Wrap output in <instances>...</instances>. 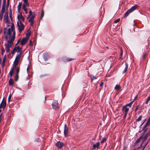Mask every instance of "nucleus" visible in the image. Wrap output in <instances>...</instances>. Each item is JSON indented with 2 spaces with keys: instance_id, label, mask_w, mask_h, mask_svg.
I'll return each instance as SVG.
<instances>
[{
  "instance_id": "nucleus-1",
  "label": "nucleus",
  "mask_w": 150,
  "mask_h": 150,
  "mask_svg": "<svg viewBox=\"0 0 150 150\" xmlns=\"http://www.w3.org/2000/svg\"><path fill=\"white\" fill-rule=\"evenodd\" d=\"M4 34L5 38L7 40L8 36V40L7 44L5 45L6 50L7 52L10 51V47H11L15 38L16 32L14 28L13 25H12L11 28L7 29L6 28L4 29Z\"/></svg>"
},
{
  "instance_id": "nucleus-2",
  "label": "nucleus",
  "mask_w": 150,
  "mask_h": 150,
  "mask_svg": "<svg viewBox=\"0 0 150 150\" xmlns=\"http://www.w3.org/2000/svg\"><path fill=\"white\" fill-rule=\"evenodd\" d=\"M137 5H134L128 10L125 14L124 16L125 17V18L127 17L129 14L135 10L137 8Z\"/></svg>"
},
{
  "instance_id": "nucleus-3",
  "label": "nucleus",
  "mask_w": 150,
  "mask_h": 150,
  "mask_svg": "<svg viewBox=\"0 0 150 150\" xmlns=\"http://www.w3.org/2000/svg\"><path fill=\"white\" fill-rule=\"evenodd\" d=\"M21 48L19 47L18 46H15L12 50V53L13 54L14 52H17L18 54H21L22 53V50Z\"/></svg>"
},
{
  "instance_id": "nucleus-4",
  "label": "nucleus",
  "mask_w": 150,
  "mask_h": 150,
  "mask_svg": "<svg viewBox=\"0 0 150 150\" xmlns=\"http://www.w3.org/2000/svg\"><path fill=\"white\" fill-rule=\"evenodd\" d=\"M17 25L18 31L20 33H21L23 30H24V26L22 23L21 22L19 23V21H18L17 22Z\"/></svg>"
},
{
  "instance_id": "nucleus-5",
  "label": "nucleus",
  "mask_w": 150,
  "mask_h": 150,
  "mask_svg": "<svg viewBox=\"0 0 150 150\" xmlns=\"http://www.w3.org/2000/svg\"><path fill=\"white\" fill-rule=\"evenodd\" d=\"M21 54H18L17 55L15 58V61L14 62V64L15 66V68H16V66L18 64L19 60L21 57Z\"/></svg>"
},
{
  "instance_id": "nucleus-6",
  "label": "nucleus",
  "mask_w": 150,
  "mask_h": 150,
  "mask_svg": "<svg viewBox=\"0 0 150 150\" xmlns=\"http://www.w3.org/2000/svg\"><path fill=\"white\" fill-rule=\"evenodd\" d=\"M52 106L54 109H56L58 107V103L57 101H53L52 104Z\"/></svg>"
},
{
  "instance_id": "nucleus-7",
  "label": "nucleus",
  "mask_w": 150,
  "mask_h": 150,
  "mask_svg": "<svg viewBox=\"0 0 150 150\" xmlns=\"http://www.w3.org/2000/svg\"><path fill=\"white\" fill-rule=\"evenodd\" d=\"M6 106V101L4 100L3 98L0 104V108H3L4 109Z\"/></svg>"
},
{
  "instance_id": "nucleus-8",
  "label": "nucleus",
  "mask_w": 150,
  "mask_h": 150,
  "mask_svg": "<svg viewBox=\"0 0 150 150\" xmlns=\"http://www.w3.org/2000/svg\"><path fill=\"white\" fill-rule=\"evenodd\" d=\"M64 145V144L63 143L60 141L58 142L55 144V145L60 149H61Z\"/></svg>"
},
{
  "instance_id": "nucleus-9",
  "label": "nucleus",
  "mask_w": 150,
  "mask_h": 150,
  "mask_svg": "<svg viewBox=\"0 0 150 150\" xmlns=\"http://www.w3.org/2000/svg\"><path fill=\"white\" fill-rule=\"evenodd\" d=\"M17 18L19 20V23L20 22L22 23L24 21V18L22 16L21 13L18 16Z\"/></svg>"
},
{
  "instance_id": "nucleus-10",
  "label": "nucleus",
  "mask_w": 150,
  "mask_h": 150,
  "mask_svg": "<svg viewBox=\"0 0 150 150\" xmlns=\"http://www.w3.org/2000/svg\"><path fill=\"white\" fill-rule=\"evenodd\" d=\"M5 10V6H4L2 5V7L1 9V13L0 15V18H1V20L3 17V15L4 14V12Z\"/></svg>"
},
{
  "instance_id": "nucleus-11",
  "label": "nucleus",
  "mask_w": 150,
  "mask_h": 150,
  "mask_svg": "<svg viewBox=\"0 0 150 150\" xmlns=\"http://www.w3.org/2000/svg\"><path fill=\"white\" fill-rule=\"evenodd\" d=\"M28 37H26L22 39L21 40V43L22 46L24 45L28 41Z\"/></svg>"
},
{
  "instance_id": "nucleus-12",
  "label": "nucleus",
  "mask_w": 150,
  "mask_h": 150,
  "mask_svg": "<svg viewBox=\"0 0 150 150\" xmlns=\"http://www.w3.org/2000/svg\"><path fill=\"white\" fill-rule=\"evenodd\" d=\"M5 23V24L6 25V26L7 27H6L4 28H6L7 29H8L9 28H11L12 25H14L13 24H11L10 22V21H8V23ZM13 25L14 26V25ZM14 30H15V28H14Z\"/></svg>"
},
{
  "instance_id": "nucleus-13",
  "label": "nucleus",
  "mask_w": 150,
  "mask_h": 150,
  "mask_svg": "<svg viewBox=\"0 0 150 150\" xmlns=\"http://www.w3.org/2000/svg\"><path fill=\"white\" fill-rule=\"evenodd\" d=\"M8 13H6L5 14L4 17V21L5 23H8Z\"/></svg>"
},
{
  "instance_id": "nucleus-14",
  "label": "nucleus",
  "mask_w": 150,
  "mask_h": 150,
  "mask_svg": "<svg viewBox=\"0 0 150 150\" xmlns=\"http://www.w3.org/2000/svg\"><path fill=\"white\" fill-rule=\"evenodd\" d=\"M35 13H34L33 14H32V11L31 10H30L29 11V14L28 15L27 18L28 19V18H29L30 16H31L30 18H33V19H34L35 17Z\"/></svg>"
},
{
  "instance_id": "nucleus-15",
  "label": "nucleus",
  "mask_w": 150,
  "mask_h": 150,
  "mask_svg": "<svg viewBox=\"0 0 150 150\" xmlns=\"http://www.w3.org/2000/svg\"><path fill=\"white\" fill-rule=\"evenodd\" d=\"M69 129L67 127L66 124L64 125V134L65 136H67Z\"/></svg>"
},
{
  "instance_id": "nucleus-16",
  "label": "nucleus",
  "mask_w": 150,
  "mask_h": 150,
  "mask_svg": "<svg viewBox=\"0 0 150 150\" xmlns=\"http://www.w3.org/2000/svg\"><path fill=\"white\" fill-rule=\"evenodd\" d=\"M122 110L124 113H127L129 110V108L127 107V106H124L122 108Z\"/></svg>"
},
{
  "instance_id": "nucleus-17",
  "label": "nucleus",
  "mask_w": 150,
  "mask_h": 150,
  "mask_svg": "<svg viewBox=\"0 0 150 150\" xmlns=\"http://www.w3.org/2000/svg\"><path fill=\"white\" fill-rule=\"evenodd\" d=\"M22 6V4L21 2H19V4L17 6V10L18 13H20L21 9Z\"/></svg>"
},
{
  "instance_id": "nucleus-18",
  "label": "nucleus",
  "mask_w": 150,
  "mask_h": 150,
  "mask_svg": "<svg viewBox=\"0 0 150 150\" xmlns=\"http://www.w3.org/2000/svg\"><path fill=\"white\" fill-rule=\"evenodd\" d=\"M99 144L100 143L99 142H97L96 144H93V149H95L96 148H98Z\"/></svg>"
},
{
  "instance_id": "nucleus-19",
  "label": "nucleus",
  "mask_w": 150,
  "mask_h": 150,
  "mask_svg": "<svg viewBox=\"0 0 150 150\" xmlns=\"http://www.w3.org/2000/svg\"><path fill=\"white\" fill-rule=\"evenodd\" d=\"M114 88L115 90L117 91H119L121 89V87L119 85L117 84L115 86Z\"/></svg>"
},
{
  "instance_id": "nucleus-20",
  "label": "nucleus",
  "mask_w": 150,
  "mask_h": 150,
  "mask_svg": "<svg viewBox=\"0 0 150 150\" xmlns=\"http://www.w3.org/2000/svg\"><path fill=\"white\" fill-rule=\"evenodd\" d=\"M125 69L123 71V73H125V72H126V71H127V68H128V65L127 63V62L125 63Z\"/></svg>"
},
{
  "instance_id": "nucleus-21",
  "label": "nucleus",
  "mask_w": 150,
  "mask_h": 150,
  "mask_svg": "<svg viewBox=\"0 0 150 150\" xmlns=\"http://www.w3.org/2000/svg\"><path fill=\"white\" fill-rule=\"evenodd\" d=\"M28 21L30 23V25H33V24L34 22V19L33 18H30L28 20Z\"/></svg>"
},
{
  "instance_id": "nucleus-22",
  "label": "nucleus",
  "mask_w": 150,
  "mask_h": 150,
  "mask_svg": "<svg viewBox=\"0 0 150 150\" xmlns=\"http://www.w3.org/2000/svg\"><path fill=\"white\" fill-rule=\"evenodd\" d=\"M13 79L10 78L8 81L9 85L10 86H12L13 84Z\"/></svg>"
},
{
  "instance_id": "nucleus-23",
  "label": "nucleus",
  "mask_w": 150,
  "mask_h": 150,
  "mask_svg": "<svg viewBox=\"0 0 150 150\" xmlns=\"http://www.w3.org/2000/svg\"><path fill=\"white\" fill-rule=\"evenodd\" d=\"M148 135H149L148 134V133H147L146 134V135L144 137V139L143 141L142 142V143L141 144L140 147H141L142 145L144 140H146L147 139Z\"/></svg>"
},
{
  "instance_id": "nucleus-24",
  "label": "nucleus",
  "mask_w": 150,
  "mask_h": 150,
  "mask_svg": "<svg viewBox=\"0 0 150 150\" xmlns=\"http://www.w3.org/2000/svg\"><path fill=\"white\" fill-rule=\"evenodd\" d=\"M134 102V101H132L130 102V103H129L128 104H127L125 106H127V107H129V108H130Z\"/></svg>"
},
{
  "instance_id": "nucleus-25",
  "label": "nucleus",
  "mask_w": 150,
  "mask_h": 150,
  "mask_svg": "<svg viewBox=\"0 0 150 150\" xmlns=\"http://www.w3.org/2000/svg\"><path fill=\"white\" fill-rule=\"evenodd\" d=\"M143 138V136H141L140 137H139L138 139H137L136 141V143H139L140 141Z\"/></svg>"
},
{
  "instance_id": "nucleus-26",
  "label": "nucleus",
  "mask_w": 150,
  "mask_h": 150,
  "mask_svg": "<svg viewBox=\"0 0 150 150\" xmlns=\"http://www.w3.org/2000/svg\"><path fill=\"white\" fill-rule=\"evenodd\" d=\"M23 1L24 3L23 5H26L27 6H28V0H23Z\"/></svg>"
},
{
  "instance_id": "nucleus-27",
  "label": "nucleus",
  "mask_w": 150,
  "mask_h": 150,
  "mask_svg": "<svg viewBox=\"0 0 150 150\" xmlns=\"http://www.w3.org/2000/svg\"><path fill=\"white\" fill-rule=\"evenodd\" d=\"M26 6V5H23L22 7L24 11H26V10H27V8Z\"/></svg>"
},
{
  "instance_id": "nucleus-28",
  "label": "nucleus",
  "mask_w": 150,
  "mask_h": 150,
  "mask_svg": "<svg viewBox=\"0 0 150 150\" xmlns=\"http://www.w3.org/2000/svg\"><path fill=\"white\" fill-rule=\"evenodd\" d=\"M13 73V69H12V70L11 71H10V73H9V75H10V76H12Z\"/></svg>"
},
{
  "instance_id": "nucleus-29",
  "label": "nucleus",
  "mask_w": 150,
  "mask_h": 150,
  "mask_svg": "<svg viewBox=\"0 0 150 150\" xmlns=\"http://www.w3.org/2000/svg\"><path fill=\"white\" fill-rule=\"evenodd\" d=\"M30 35V33L28 31L27 33L26 34V37H28V39Z\"/></svg>"
},
{
  "instance_id": "nucleus-30",
  "label": "nucleus",
  "mask_w": 150,
  "mask_h": 150,
  "mask_svg": "<svg viewBox=\"0 0 150 150\" xmlns=\"http://www.w3.org/2000/svg\"><path fill=\"white\" fill-rule=\"evenodd\" d=\"M18 74H16V75L15 76V80L16 81H17V80H18Z\"/></svg>"
},
{
  "instance_id": "nucleus-31",
  "label": "nucleus",
  "mask_w": 150,
  "mask_h": 150,
  "mask_svg": "<svg viewBox=\"0 0 150 150\" xmlns=\"http://www.w3.org/2000/svg\"><path fill=\"white\" fill-rule=\"evenodd\" d=\"M142 116H139L138 118L136 120V121H139L141 120L142 118Z\"/></svg>"
},
{
  "instance_id": "nucleus-32",
  "label": "nucleus",
  "mask_w": 150,
  "mask_h": 150,
  "mask_svg": "<svg viewBox=\"0 0 150 150\" xmlns=\"http://www.w3.org/2000/svg\"><path fill=\"white\" fill-rule=\"evenodd\" d=\"M150 118H149V119H148V120L147 121V124L145 125V127H146L147 125H149L150 124Z\"/></svg>"
},
{
  "instance_id": "nucleus-33",
  "label": "nucleus",
  "mask_w": 150,
  "mask_h": 150,
  "mask_svg": "<svg viewBox=\"0 0 150 150\" xmlns=\"http://www.w3.org/2000/svg\"><path fill=\"white\" fill-rule=\"evenodd\" d=\"M150 118H149V119H148V120L147 121V124L145 125V127H146L147 125H149L150 124Z\"/></svg>"
},
{
  "instance_id": "nucleus-34",
  "label": "nucleus",
  "mask_w": 150,
  "mask_h": 150,
  "mask_svg": "<svg viewBox=\"0 0 150 150\" xmlns=\"http://www.w3.org/2000/svg\"><path fill=\"white\" fill-rule=\"evenodd\" d=\"M16 74H18L19 71V67H17L16 69Z\"/></svg>"
},
{
  "instance_id": "nucleus-35",
  "label": "nucleus",
  "mask_w": 150,
  "mask_h": 150,
  "mask_svg": "<svg viewBox=\"0 0 150 150\" xmlns=\"http://www.w3.org/2000/svg\"><path fill=\"white\" fill-rule=\"evenodd\" d=\"M11 94H10L9 95V96L8 97V102H9L10 101V100L11 98Z\"/></svg>"
},
{
  "instance_id": "nucleus-36",
  "label": "nucleus",
  "mask_w": 150,
  "mask_h": 150,
  "mask_svg": "<svg viewBox=\"0 0 150 150\" xmlns=\"http://www.w3.org/2000/svg\"><path fill=\"white\" fill-rule=\"evenodd\" d=\"M106 140V139H105V138H103L102 139V140H101V143H103Z\"/></svg>"
},
{
  "instance_id": "nucleus-37",
  "label": "nucleus",
  "mask_w": 150,
  "mask_h": 150,
  "mask_svg": "<svg viewBox=\"0 0 150 150\" xmlns=\"http://www.w3.org/2000/svg\"><path fill=\"white\" fill-rule=\"evenodd\" d=\"M43 15H44V12H43V11H42L41 12V19L42 18V17H43Z\"/></svg>"
},
{
  "instance_id": "nucleus-38",
  "label": "nucleus",
  "mask_w": 150,
  "mask_h": 150,
  "mask_svg": "<svg viewBox=\"0 0 150 150\" xmlns=\"http://www.w3.org/2000/svg\"><path fill=\"white\" fill-rule=\"evenodd\" d=\"M127 114V113H125V115L123 117V119H125V118Z\"/></svg>"
},
{
  "instance_id": "nucleus-39",
  "label": "nucleus",
  "mask_w": 150,
  "mask_h": 150,
  "mask_svg": "<svg viewBox=\"0 0 150 150\" xmlns=\"http://www.w3.org/2000/svg\"><path fill=\"white\" fill-rule=\"evenodd\" d=\"M120 20V18L117 19V20H116L115 21V23H118V22H119V21Z\"/></svg>"
},
{
  "instance_id": "nucleus-40",
  "label": "nucleus",
  "mask_w": 150,
  "mask_h": 150,
  "mask_svg": "<svg viewBox=\"0 0 150 150\" xmlns=\"http://www.w3.org/2000/svg\"><path fill=\"white\" fill-rule=\"evenodd\" d=\"M74 59H71V58H68L67 59V61L68 62H69V61H70L71 60H73Z\"/></svg>"
},
{
  "instance_id": "nucleus-41",
  "label": "nucleus",
  "mask_w": 150,
  "mask_h": 150,
  "mask_svg": "<svg viewBox=\"0 0 150 150\" xmlns=\"http://www.w3.org/2000/svg\"><path fill=\"white\" fill-rule=\"evenodd\" d=\"M120 50H121L120 56H122V54H123V51L122 50V48H121L120 49Z\"/></svg>"
},
{
  "instance_id": "nucleus-42",
  "label": "nucleus",
  "mask_w": 150,
  "mask_h": 150,
  "mask_svg": "<svg viewBox=\"0 0 150 150\" xmlns=\"http://www.w3.org/2000/svg\"><path fill=\"white\" fill-rule=\"evenodd\" d=\"M148 142H147L146 144H145L144 145V147H143V149H144L145 148V147H146V146L147 145V144H148Z\"/></svg>"
},
{
  "instance_id": "nucleus-43",
  "label": "nucleus",
  "mask_w": 150,
  "mask_h": 150,
  "mask_svg": "<svg viewBox=\"0 0 150 150\" xmlns=\"http://www.w3.org/2000/svg\"><path fill=\"white\" fill-rule=\"evenodd\" d=\"M149 101V100H148V99H147L146 101L145 102V103L146 104H147L148 103Z\"/></svg>"
},
{
  "instance_id": "nucleus-44",
  "label": "nucleus",
  "mask_w": 150,
  "mask_h": 150,
  "mask_svg": "<svg viewBox=\"0 0 150 150\" xmlns=\"http://www.w3.org/2000/svg\"><path fill=\"white\" fill-rule=\"evenodd\" d=\"M103 84V82H102L100 84V86H102Z\"/></svg>"
},
{
  "instance_id": "nucleus-45",
  "label": "nucleus",
  "mask_w": 150,
  "mask_h": 150,
  "mask_svg": "<svg viewBox=\"0 0 150 150\" xmlns=\"http://www.w3.org/2000/svg\"><path fill=\"white\" fill-rule=\"evenodd\" d=\"M93 78H92V80H93V79H96L97 78L96 77H95L94 76H93Z\"/></svg>"
},
{
  "instance_id": "nucleus-46",
  "label": "nucleus",
  "mask_w": 150,
  "mask_h": 150,
  "mask_svg": "<svg viewBox=\"0 0 150 150\" xmlns=\"http://www.w3.org/2000/svg\"><path fill=\"white\" fill-rule=\"evenodd\" d=\"M32 43V42L31 40L30 41V44L29 45L30 46L31 44Z\"/></svg>"
},
{
  "instance_id": "nucleus-47",
  "label": "nucleus",
  "mask_w": 150,
  "mask_h": 150,
  "mask_svg": "<svg viewBox=\"0 0 150 150\" xmlns=\"http://www.w3.org/2000/svg\"><path fill=\"white\" fill-rule=\"evenodd\" d=\"M147 99H148V100H150V95L148 97Z\"/></svg>"
},
{
  "instance_id": "nucleus-48",
  "label": "nucleus",
  "mask_w": 150,
  "mask_h": 150,
  "mask_svg": "<svg viewBox=\"0 0 150 150\" xmlns=\"http://www.w3.org/2000/svg\"><path fill=\"white\" fill-rule=\"evenodd\" d=\"M20 40H18V42H17V43L16 44V46H16V45H18V43L20 42Z\"/></svg>"
},
{
  "instance_id": "nucleus-49",
  "label": "nucleus",
  "mask_w": 150,
  "mask_h": 150,
  "mask_svg": "<svg viewBox=\"0 0 150 150\" xmlns=\"http://www.w3.org/2000/svg\"><path fill=\"white\" fill-rule=\"evenodd\" d=\"M5 59H3V64H4L5 62Z\"/></svg>"
},
{
  "instance_id": "nucleus-50",
  "label": "nucleus",
  "mask_w": 150,
  "mask_h": 150,
  "mask_svg": "<svg viewBox=\"0 0 150 150\" xmlns=\"http://www.w3.org/2000/svg\"><path fill=\"white\" fill-rule=\"evenodd\" d=\"M11 16H12V15H11V13H10V18L11 19V20H12V17H11Z\"/></svg>"
},
{
  "instance_id": "nucleus-51",
  "label": "nucleus",
  "mask_w": 150,
  "mask_h": 150,
  "mask_svg": "<svg viewBox=\"0 0 150 150\" xmlns=\"http://www.w3.org/2000/svg\"><path fill=\"white\" fill-rule=\"evenodd\" d=\"M26 14H27L28 13V10H26V11H24Z\"/></svg>"
},
{
  "instance_id": "nucleus-52",
  "label": "nucleus",
  "mask_w": 150,
  "mask_h": 150,
  "mask_svg": "<svg viewBox=\"0 0 150 150\" xmlns=\"http://www.w3.org/2000/svg\"><path fill=\"white\" fill-rule=\"evenodd\" d=\"M138 109V107H137L136 108L135 111H137Z\"/></svg>"
},
{
  "instance_id": "nucleus-53",
  "label": "nucleus",
  "mask_w": 150,
  "mask_h": 150,
  "mask_svg": "<svg viewBox=\"0 0 150 150\" xmlns=\"http://www.w3.org/2000/svg\"><path fill=\"white\" fill-rule=\"evenodd\" d=\"M147 133H148V134L150 136V131L148 132Z\"/></svg>"
},
{
  "instance_id": "nucleus-54",
  "label": "nucleus",
  "mask_w": 150,
  "mask_h": 150,
  "mask_svg": "<svg viewBox=\"0 0 150 150\" xmlns=\"http://www.w3.org/2000/svg\"><path fill=\"white\" fill-rule=\"evenodd\" d=\"M2 65L3 66V67L4 66V64H2Z\"/></svg>"
},
{
  "instance_id": "nucleus-55",
  "label": "nucleus",
  "mask_w": 150,
  "mask_h": 150,
  "mask_svg": "<svg viewBox=\"0 0 150 150\" xmlns=\"http://www.w3.org/2000/svg\"><path fill=\"white\" fill-rule=\"evenodd\" d=\"M46 98H45V102L46 101Z\"/></svg>"
},
{
  "instance_id": "nucleus-56",
  "label": "nucleus",
  "mask_w": 150,
  "mask_h": 150,
  "mask_svg": "<svg viewBox=\"0 0 150 150\" xmlns=\"http://www.w3.org/2000/svg\"><path fill=\"white\" fill-rule=\"evenodd\" d=\"M146 56V55L144 54V57H145Z\"/></svg>"
},
{
  "instance_id": "nucleus-57",
  "label": "nucleus",
  "mask_w": 150,
  "mask_h": 150,
  "mask_svg": "<svg viewBox=\"0 0 150 150\" xmlns=\"http://www.w3.org/2000/svg\"><path fill=\"white\" fill-rule=\"evenodd\" d=\"M1 59H0V63L1 62Z\"/></svg>"
},
{
  "instance_id": "nucleus-58",
  "label": "nucleus",
  "mask_w": 150,
  "mask_h": 150,
  "mask_svg": "<svg viewBox=\"0 0 150 150\" xmlns=\"http://www.w3.org/2000/svg\"><path fill=\"white\" fill-rule=\"evenodd\" d=\"M143 123H144V122H143V123L141 125H143Z\"/></svg>"
},
{
  "instance_id": "nucleus-59",
  "label": "nucleus",
  "mask_w": 150,
  "mask_h": 150,
  "mask_svg": "<svg viewBox=\"0 0 150 150\" xmlns=\"http://www.w3.org/2000/svg\"><path fill=\"white\" fill-rule=\"evenodd\" d=\"M144 149H143L142 150H144Z\"/></svg>"
},
{
  "instance_id": "nucleus-60",
  "label": "nucleus",
  "mask_w": 150,
  "mask_h": 150,
  "mask_svg": "<svg viewBox=\"0 0 150 150\" xmlns=\"http://www.w3.org/2000/svg\"><path fill=\"white\" fill-rule=\"evenodd\" d=\"M0 1H1V0H0Z\"/></svg>"
},
{
  "instance_id": "nucleus-61",
  "label": "nucleus",
  "mask_w": 150,
  "mask_h": 150,
  "mask_svg": "<svg viewBox=\"0 0 150 150\" xmlns=\"http://www.w3.org/2000/svg\"><path fill=\"white\" fill-rule=\"evenodd\" d=\"M149 118H150V117Z\"/></svg>"
}]
</instances>
